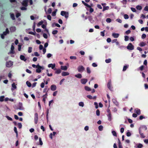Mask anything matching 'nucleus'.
<instances>
[{
  "instance_id": "43",
  "label": "nucleus",
  "mask_w": 148,
  "mask_h": 148,
  "mask_svg": "<svg viewBox=\"0 0 148 148\" xmlns=\"http://www.w3.org/2000/svg\"><path fill=\"white\" fill-rule=\"evenodd\" d=\"M112 135L115 136H117V134L116 132L114 131H112Z\"/></svg>"
},
{
  "instance_id": "6",
  "label": "nucleus",
  "mask_w": 148,
  "mask_h": 148,
  "mask_svg": "<svg viewBox=\"0 0 148 148\" xmlns=\"http://www.w3.org/2000/svg\"><path fill=\"white\" fill-rule=\"evenodd\" d=\"M128 50H132L134 49V46L131 43H129L127 47Z\"/></svg>"
},
{
  "instance_id": "42",
  "label": "nucleus",
  "mask_w": 148,
  "mask_h": 148,
  "mask_svg": "<svg viewBox=\"0 0 148 148\" xmlns=\"http://www.w3.org/2000/svg\"><path fill=\"white\" fill-rule=\"evenodd\" d=\"M79 106L82 107H83L84 106V103L82 102H79Z\"/></svg>"
},
{
  "instance_id": "31",
  "label": "nucleus",
  "mask_w": 148,
  "mask_h": 148,
  "mask_svg": "<svg viewBox=\"0 0 148 148\" xmlns=\"http://www.w3.org/2000/svg\"><path fill=\"white\" fill-rule=\"evenodd\" d=\"M67 69V67L66 66H61V69L62 70L65 71Z\"/></svg>"
},
{
  "instance_id": "9",
  "label": "nucleus",
  "mask_w": 148,
  "mask_h": 148,
  "mask_svg": "<svg viewBox=\"0 0 148 148\" xmlns=\"http://www.w3.org/2000/svg\"><path fill=\"white\" fill-rule=\"evenodd\" d=\"M56 66V65L55 64H50L48 65V66L49 68L51 67L52 69H53L54 70H56V69L55 68Z\"/></svg>"
},
{
  "instance_id": "50",
  "label": "nucleus",
  "mask_w": 148,
  "mask_h": 148,
  "mask_svg": "<svg viewBox=\"0 0 148 148\" xmlns=\"http://www.w3.org/2000/svg\"><path fill=\"white\" fill-rule=\"evenodd\" d=\"M106 21L107 23H110L111 21V19L110 18H108L106 19Z\"/></svg>"
},
{
  "instance_id": "2",
  "label": "nucleus",
  "mask_w": 148,
  "mask_h": 148,
  "mask_svg": "<svg viewBox=\"0 0 148 148\" xmlns=\"http://www.w3.org/2000/svg\"><path fill=\"white\" fill-rule=\"evenodd\" d=\"M37 69H36V72L37 73H40L41 72V69H43L44 68L43 66H41L39 65V64L37 65Z\"/></svg>"
},
{
  "instance_id": "64",
  "label": "nucleus",
  "mask_w": 148,
  "mask_h": 148,
  "mask_svg": "<svg viewBox=\"0 0 148 148\" xmlns=\"http://www.w3.org/2000/svg\"><path fill=\"white\" fill-rule=\"evenodd\" d=\"M18 128L19 129H21V128L22 127V124L21 123H18Z\"/></svg>"
},
{
  "instance_id": "3",
  "label": "nucleus",
  "mask_w": 148,
  "mask_h": 148,
  "mask_svg": "<svg viewBox=\"0 0 148 148\" xmlns=\"http://www.w3.org/2000/svg\"><path fill=\"white\" fill-rule=\"evenodd\" d=\"M84 70V67L82 65L79 66L77 68V70L79 72L82 73Z\"/></svg>"
},
{
  "instance_id": "58",
  "label": "nucleus",
  "mask_w": 148,
  "mask_h": 148,
  "mask_svg": "<svg viewBox=\"0 0 148 148\" xmlns=\"http://www.w3.org/2000/svg\"><path fill=\"white\" fill-rule=\"evenodd\" d=\"M6 117L7 118V119L10 121H12V119L9 116H6Z\"/></svg>"
},
{
  "instance_id": "55",
  "label": "nucleus",
  "mask_w": 148,
  "mask_h": 148,
  "mask_svg": "<svg viewBox=\"0 0 148 148\" xmlns=\"http://www.w3.org/2000/svg\"><path fill=\"white\" fill-rule=\"evenodd\" d=\"M144 68V66L143 65H142L140 67H139L138 69L140 71H143Z\"/></svg>"
},
{
  "instance_id": "53",
  "label": "nucleus",
  "mask_w": 148,
  "mask_h": 148,
  "mask_svg": "<svg viewBox=\"0 0 148 148\" xmlns=\"http://www.w3.org/2000/svg\"><path fill=\"white\" fill-rule=\"evenodd\" d=\"M39 143H40L39 144L41 145H42L43 144V143L42 141V140H41V138H39Z\"/></svg>"
},
{
  "instance_id": "40",
  "label": "nucleus",
  "mask_w": 148,
  "mask_h": 148,
  "mask_svg": "<svg viewBox=\"0 0 148 148\" xmlns=\"http://www.w3.org/2000/svg\"><path fill=\"white\" fill-rule=\"evenodd\" d=\"M5 97L4 96H2L0 97V101L2 102L4 100V99Z\"/></svg>"
},
{
  "instance_id": "45",
  "label": "nucleus",
  "mask_w": 148,
  "mask_h": 148,
  "mask_svg": "<svg viewBox=\"0 0 148 148\" xmlns=\"http://www.w3.org/2000/svg\"><path fill=\"white\" fill-rule=\"evenodd\" d=\"M136 9H142V8L141 5H138L136 6Z\"/></svg>"
},
{
  "instance_id": "4",
  "label": "nucleus",
  "mask_w": 148,
  "mask_h": 148,
  "mask_svg": "<svg viewBox=\"0 0 148 148\" xmlns=\"http://www.w3.org/2000/svg\"><path fill=\"white\" fill-rule=\"evenodd\" d=\"M61 15L64 16L66 18H67L69 16L68 13L64 11H62L61 12Z\"/></svg>"
},
{
  "instance_id": "39",
  "label": "nucleus",
  "mask_w": 148,
  "mask_h": 148,
  "mask_svg": "<svg viewBox=\"0 0 148 148\" xmlns=\"http://www.w3.org/2000/svg\"><path fill=\"white\" fill-rule=\"evenodd\" d=\"M147 117V116L144 117L143 115H141L139 117V119L140 120H141L143 119H146Z\"/></svg>"
},
{
  "instance_id": "18",
  "label": "nucleus",
  "mask_w": 148,
  "mask_h": 148,
  "mask_svg": "<svg viewBox=\"0 0 148 148\" xmlns=\"http://www.w3.org/2000/svg\"><path fill=\"white\" fill-rule=\"evenodd\" d=\"M82 2L85 6L88 7L89 8H90V9H93L92 8H91V6L86 3L84 1H82Z\"/></svg>"
},
{
  "instance_id": "8",
  "label": "nucleus",
  "mask_w": 148,
  "mask_h": 148,
  "mask_svg": "<svg viewBox=\"0 0 148 148\" xmlns=\"http://www.w3.org/2000/svg\"><path fill=\"white\" fill-rule=\"evenodd\" d=\"M14 47L13 45V44H12L11 46V50L8 53V54H14L15 53V52L14 51Z\"/></svg>"
},
{
  "instance_id": "60",
  "label": "nucleus",
  "mask_w": 148,
  "mask_h": 148,
  "mask_svg": "<svg viewBox=\"0 0 148 148\" xmlns=\"http://www.w3.org/2000/svg\"><path fill=\"white\" fill-rule=\"evenodd\" d=\"M143 146V145L140 143H139L137 145V147L138 148H141Z\"/></svg>"
},
{
  "instance_id": "17",
  "label": "nucleus",
  "mask_w": 148,
  "mask_h": 148,
  "mask_svg": "<svg viewBox=\"0 0 148 148\" xmlns=\"http://www.w3.org/2000/svg\"><path fill=\"white\" fill-rule=\"evenodd\" d=\"M112 36L114 38H118L119 37V34L116 33H112Z\"/></svg>"
},
{
  "instance_id": "57",
  "label": "nucleus",
  "mask_w": 148,
  "mask_h": 148,
  "mask_svg": "<svg viewBox=\"0 0 148 148\" xmlns=\"http://www.w3.org/2000/svg\"><path fill=\"white\" fill-rule=\"evenodd\" d=\"M96 115L97 116H99L100 115V111L99 110H97L96 111Z\"/></svg>"
},
{
  "instance_id": "51",
  "label": "nucleus",
  "mask_w": 148,
  "mask_h": 148,
  "mask_svg": "<svg viewBox=\"0 0 148 148\" xmlns=\"http://www.w3.org/2000/svg\"><path fill=\"white\" fill-rule=\"evenodd\" d=\"M32 48L31 47H29L28 48V52L29 53H31L32 51Z\"/></svg>"
},
{
  "instance_id": "7",
  "label": "nucleus",
  "mask_w": 148,
  "mask_h": 148,
  "mask_svg": "<svg viewBox=\"0 0 148 148\" xmlns=\"http://www.w3.org/2000/svg\"><path fill=\"white\" fill-rule=\"evenodd\" d=\"M108 88L111 90H112L113 88L111 86V81L110 80L108 82L107 85Z\"/></svg>"
},
{
  "instance_id": "23",
  "label": "nucleus",
  "mask_w": 148,
  "mask_h": 148,
  "mask_svg": "<svg viewBox=\"0 0 148 148\" xmlns=\"http://www.w3.org/2000/svg\"><path fill=\"white\" fill-rule=\"evenodd\" d=\"M12 86L11 90H13L16 88V86L14 83H13L12 84Z\"/></svg>"
},
{
  "instance_id": "62",
  "label": "nucleus",
  "mask_w": 148,
  "mask_h": 148,
  "mask_svg": "<svg viewBox=\"0 0 148 148\" xmlns=\"http://www.w3.org/2000/svg\"><path fill=\"white\" fill-rule=\"evenodd\" d=\"M58 32L57 30H54L53 31L52 33L53 34H56Z\"/></svg>"
},
{
  "instance_id": "28",
  "label": "nucleus",
  "mask_w": 148,
  "mask_h": 148,
  "mask_svg": "<svg viewBox=\"0 0 148 148\" xmlns=\"http://www.w3.org/2000/svg\"><path fill=\"white\" fill-rule=\"evenodd\" d=\"M75 77L79 79L81 78L82 77V75L80 73H78L75 75Z\"/></svg>"
},
{
  "instance_id": "10",
  "label": "nucleus",
  "mask_w": 148,
  "mask_h": 148,
  "mask_svg": "<svg viewBox=\"0 0 148 148\" xmlns=\"http://www.w3.org/2000/svg\"><path fill=\"white\" fill-rule=\"evenodd\" d=\"M38 115L37 113H35L34 114V120L35 124H36L38 123Z\"/></svg>"
},
{
  "instance_id": "21",
  "label": "nucleus",
  "mask_w": 148,
  "mask_h": 148,
  "mask_svg": "<svg viewBox=\"0 0 148 148\" xmlns=\"http://www.w3.org/2000/svg\"><path fill=\"white\" fill-rule=\"evenodd\" d=\"M20 59L21 60L24 61H26L27 60L26 58H25V57L23 55H21L20 56Z\"/></svg>"
},
{
  "instance_id": "11",
  "label": "nucleus",
  "mask_w": 148,
  "mask_h": 148,
  "mask_svg": "<svg viewBox=\"0 0 148 148\" xmlns=\"http://www.w3.org/2000/svg\"><path fill=\"white\" fill-rule=\"evenodd\" d=\"M13 65V62L11 61L7 62L6 63V66L7 67H10Z\"/></svg>"
},
{
  "instance_id": "56",
  "label": "nucleus",
  "mask_w": 148,
  "mask_h": 148,
  "mask_svg": "<svg viewBox=\"0 0 148 148\" xmlns=\"http://www.w3.org/2000/svg\"><path fill=\"white\" fill-rule=\"evenodd\" d=\"M124 18L125 19H127L129 18V16L127 14H125L124 16Z\"/></svg>"
},
{
  "instance_id": "22",
  "label": "nucleus",
  "mask_w": 148,
  "mask_h": 148,
  "mask_svg": "<svg viewBox=\"0 0 148 148\" xmlns=\"http://www.w3.org/2000/svg\"><path fill=\"white\" fill-rule=\"evenodd\" d=\"M112 102L113 103L115 104V105L116 106H118L119 105V103L115 99H113L112 100Z\"/></svg>"
},
{
  "instance_id": "13",
  "label": "nucleus",
  "mask_w": 148,
  "mask_h": 148,
  "mask_svg": "<svg viewBox=\"0 0 148 148\" xmlns=\"http://www.w3.org/2000/svg\"><path fill=\"white\" fill-rule=\"evenodd\" d=\"M17 109H19L20 110H24V108L23 106L22 103L21 102H20L19 103L18 105V107Z\"/></svg>"
},
{
  "instance_id": "41",
  "label": "nucleus",
  "mask_w": 148,
  "mask_h": 148,
  "mask_svg": "<svg viewBox=\"0 0 148 148\" xmlns=\"http://www.w3.org/2000/svg\"><path fill=\"white\" fill-rule=\"evenodd\" d=\"M14 131L15 133H16V136L17 137L18 136V132L16 128L15 127H14Z\"/></svg>"
},
{
  "instance_id": "25",
  "label": "nucleus",
  "mask_w": 148,
  "mask_h": 148,
  "mask_svg": "<svg viewBox=\"0 0 148 148\" xmlns=\"http://www.w3.org/2000/svg\"><path fill=\"white\" fill-rule=\"evenodd\" d=\"M107 116L108 117V120L109 121H111L112 119L111 114H108Z\"/></svg>"
},
{
  "instance_id": "14",
  "label": "nucleus",
  "mask_w": 148,
  "mask_h": 148,
  "mask_svg": "<svg viewBox=\"0 0 148 148\" xmlns=\"http://www.w3.org/2000/svg\"><path fill=\"white\" fill-rule=\"evenodd\" d=\"M81 83L83 84H85L87 82L88 80L86 79H82L80 80Z\"/></svg>"
},
{
  "instance_id": "32",
  "label": "nucleus",
  "mask_w": 148,
  "mask_h": 148,
  "mask_svg": "<svg viewBox=\"0 0 148 148\" xmlns=\"http://www.w3.org/2000/svg\"><path fill=\"white\" fill-rule=\"evenodd\" d=\"M128 67H129L128 65H126L124 66H123V71H125L127 69V68H128Z\"/></svg>"
},
{
  "instance_id": "20",
  "label": "nucleus",
  "mask_w": 148,
  "mask_h": 148,
  "mask_svg": "<svg viewBox=\"0 0 148 148\" xmlns=\"http://www.w3.org/2000/svg\"><path fill=\"white\" fill-rule=\"evenodd\" d=\"M134 112L138 115H140V109L136 108L134 110Z\"/></svg>"
},
{
  "instance_id": "59",
  "label": "nucleus",
  "mask_w": 148,
  "mask_h": 148,
  "mask_svg": "<svg viewBox=\"0 0 148 148\" xmlns=\"http://www.w3.org/2000/svg\"><path fill=\"white\" fill-rule=\"evenodd\" d=\"M70 58L72 60H75L77 58L75 56H71L70 57Z\"/></svg>"
},
{
  "instance_id": "49",
  "label": "nucleus",
  "mask_w": 148,
  "mask_h": 148,
  "mask_svg": "<svg viewBox=\"0 0 148 148\" xmlns=\"http://www.w3.org/2000/svg\"><path fill=\"white\" fill-rule=\"evenodd\" d=\"M131 133L129 132V130H128L126 133V135L127 136H131Z\"/></svg>"
},
{
  "instance_id": "19",
  "label": "nucleus",
  "mask_w": 148,
  "mask_h": 148,
  "mask_svg": "<svg viewBox=\"0 0 148 148\" xmlns=\"http://www.w3.org/2000/svg\"><path fill=\"white\" fill-rule=\"evenodd\" d=\"M110 6L111 8L112 9H116L117 8V7L116 5L113 3H111L110 4Z\"/></svg>"
},
{
  "instance_id": "63",
  "label": "nucleus",
  "mask_w": 148,
  "mask_h": 148,
  "mask_svg": "<svg viewBox=\"0 0 148 148\" xmlns=\"http://www.w3.org/2000/svg\"><path fill=\"white\" fill-rule=\"evenodd\" d=\"M129 40V37L128 36H125V40L126 41H128Z\"/></svg>"
},
{
  "instance_id": "29",
  "label": "nucleus",
  "mask_w": 148,
  "mask_h": 148,
  "mask_svg": "<svg viewBox=\"0 0 148 148\" xmlns=\"http://www.w3.org/2000/svg\"><path fill=\"white\" fill-rule=\"evenodd\" d=\"M84 89L85 90L87 91H90L91 90V88L88 86H85L84 87Z\"/></svg>"
},
{
  "instance_id": "37",
  "label": "nucleus",
  "mask_w": 148,
  "mask_h": 148,
  "mask_svg": "<svg viewBox=\"0 0 148 148\" xmlns=\"http://www.w3.org/2000/svg\"><path fill=\"white\" fill-rule=\"evenodd\" d=\"M140 127H141V128L144 129L145 130H146L147 129V127L145 125H143L141 126Z\"/></svg>"
},
{
  "instance_id": "33",
  "label": "nucleus",
  "mask_w": 148,
  "mask_h": 148,
  "mask_svg": "<svg viewBox=\"0 0 148 148\" xmlns=\"http://www.w3.org/2000/svg\"><path fill=\"white\" fill-rule=\"evenodd\" d=\"M10 15L11 18L13 20H15V18L14 14L12 13H10Z\"/></svg>"
},
{
  "instance_id": "38",
  "label": "nucleus",
  "mask_w": 148,
  "mask_h": 148,
  "mask_svg": "<svg viewBox=\"0 0 148 148\" xmlns=\"http://www.w3.org/2000/svg\"><path fill=\"white\" fill-rule=\"evenodd\" d=\"M26 84L27 86H28L29 87H31L32 86L31 84L28 81L26 82Z\"/></svg>"
},
{
  "instance_id": "44",
  "label": "nucleus",
  "mask_w": 148,
  "mask_h": 148,
  "mask_svg": "<svg viewBox=\"0 0 148 148\" xmlns=\"http://www.w3.org/2000/svg\"><path fill=\"white\" fill-rule=\"evenodd\" d=\"M105 30H104L103 31L100 32V35L102 36H105L104 33L105 32Z\"/></svg>"
},
{
  "instance_id": "47",
  "label": "nucleus",
  "mask_w": 148,
  "mask_h": 148,
  "mask_svg": "<svg viewBox=\"0 0 148 148\" xmlns=\"http://www.w3.org/2000/svg\"><path fill=\"white\" fill-rule=\"evenodd\" d=\"M103 126L101 125H99L98 127L99 130L100 131H101L103 130Z\"/></svg>"
},
{
  "instance_id": "26",
  "label": "nucleus",
  "mask_w": 148,
  "mask_h": 148,
  "mask_svg": "<svg viewBox=\"0 0 148 148\" xmlns=\"http://www.w3.org/2000/svg\"><path fill=\"white\" fill-rule=\"evenodd\" d=\"M69 73L68 72H63L62 73V76H65L69 75Z\"/></svg>"
},
{
  "instance_id": "30",
  "label": "nucleus",
  "mask_w": 148,
  "mask_h": 148,
  "mask_svg": "<svg viewBox=\"0 0 148 148\" xmlns=\"http://www.w3.org/2000/svg\"><path fill=\"white\" fill-rule=\"evenodd\" d=\"M47 94L46 93L44 95H43L42 97L43 98V101L45 102V99L47 98Z\"/></svg>"
},
{
  "instance_id": "5",
  "label": "nucleus",
  "mask_w": 148,
  "mask_h": 148,
  "mask_svg": "<svg viewBox=\"0 0 148 148\" xmlns=\"http://www.w3.org/2000/svg\"><path fill=\"white\" fill-rule=\"evenodd\" d=\"M9 30L8 28H6L5 32H4L1 35V38L2 39H4V36L6 35L7 34L9 33Z\"/></svg>"
},
{
  "instance_id": "46",
  "label": "nucleus",
  "mask_w": 148,
  "mask_h": 148,
  "mask_svg": "<svg viewBox=\"0 0 148 148\" xmlns=\"http://www.w3.org/2000/svg\"><path fill=\"white\" fill-rule=\"evenodd\" d=\"M56 10V11H55L53 12H52V14H51V15L53 16H55L56 15V12H57V10Z\"/></svg>"
},
{
  "instance_id": "34",
  "label": "nucleus",
  "mask_w": 148,
  "mask_h": 148,
  "mask_svg": "<svg viewBox=\"0 0 148 148\" xmlns=\"http://www.w3.org/2000/svg\"><path fill=\"white\" fill-rule=\"evenodd\" d=\"M56 71H55V73L56 74H59L61 72V70L60 69H56Z\"/></svg>"
},
{
  "instance_id": "1",
  "label": "nucleus",
  "mask_w": 148,
  "mask_h": 148,
  "mask_svg": "<svg viewBox=\"0 0 148 148\" xmlns=\"http://www.w3.org/2000/svg\"><path fill=\"white\" fill-rule=\"evenodd\" d=\"M29 2L30 5H31L33 4L32 0H24L21 3V4L23 6L27 7L28 5V3Z\"/></svg>"
},
{
  "instance_id": "15",
  "label": "nucleus",
  "mask_w": 148,
  "mask_h": 148,
  "mask_svg": "<svg viewBox=\"0 0 148 148\" xmlns=\"http://www.w3.org/2000/svg\"><path fill=\"white\" fill-rule=\"evenodd\" d=\"M51 90L52 91H55V90L57 88L56 86L55 85H52L51 86Z\"/></svg>"
},
{
  "instance_id": "27",
  "label": "nucleus",
  "mask_w": 148,
  "mask_h": 148,
  "mask_svg": "<svg viewBox=\"0 0 148 148\" xmlns=\"http://www.w3.org/2000/svg\"><path fill=\"white\" fill-rule=\"evenodd\" d=\"M146 45V43L144 42H141L139 44V46L141 47H143L145 46Z\"/></svg>"
},
{
  "instance_id": "12",
  "label": "nucleus",
  "mask_w": 148,
  "mask_h": 148,
  "mask_svg": "<svg viewBox=\"0 0 148 148\" xmlns=\"http://www.w3.org/2000/svg\"><path fill=\"white\" fill-rule=\"evenodd\" d=\"M43 23L45 24H47V23L46 21L45 20H42L40 21L37 24V26L38 27H39L40 25H42Z\"/></svg>"
},
{
  "instance_id": "48",
  "label": "nucleus",
  "mask_w": 148,
  "mask_h": 148,
  "mask_svg": "<svg viewBox=\"0 0 148 148\" xmlns=\"http://www.w3.org/2000/svg\"><path fill=\"white\" fill-rule=\"evenodd\" d=\"M45 10L46 13L47 14H51L52 12V10H47V11H46V10Z\"/></svg>"
},
{
  "instance_id": "36",
  "label": "nucleus",
  "mask_w": 148,
  "mask_h": 148,
  "mask_svg": "<svg viewBox=\"0 0 148 148\" xmlns=\"http://www.w3.org/2000/svg\"><path fill=\"white\" fill-rule=\"evenodd\" d=\"M111 61V60L110 58H109L108 59H106L105 60V62L107 63H108L110 62Z\"/></svg>"
},
{
  "instance_id": "35",
  "label": "nucleus",
  "mask_w": 148,
  "mask_h": 148,
  "mask_svg": "<svg viewBox=\"0 0 148 148\" xmlns=\"http://www.w3.org/2000/svg\"><path fill=\"white\" fill-rule=\"evenodd\" d=\"M86 71L87 73L90 74L91 73V71L90 68L87 67L86 68Z\"/></svg>"
},
{
  "instance_id": "16",
  "label": "nucleus",
  "mask_w": 148,
  "mask_h": 148,
  "mask_svg": "<svg viewBox=\"0 0 148 148\" xmlns=\"http://www.w3.org/2000/svg\"><path fill=\"white\" fill-rule=\"evenodd\" d=\"M139 133L141 137L142 138H144L145 137V136L144 135L143 133H142L141 127L139 128Z\"/></svg>"
},
{
  "instance_id": "52",
  "label": "nucleus",
  "mask_w": 148,
  "mask_h": 148,
  "mask_svg": "<svg viewBox=\"0 0 148 148\" xmlns=\"http://www.w3.org/2000/svg\"><path fill=\"white\" fill-rule=\"evenodd\" d=\"M147 60H145L144 61V62H143V64L146 66V67H147Z\"/></svg>"
},
{
  "instance_id": "54",
  "label": "nucleus",
  "mask_w": 148,
  "mask_h": 148,
  "mask_svg": "<svg viewBox=\"0 0 148 148\" xmlns=\"http://www.w3.org/2000/svg\"><path fill=\"white\" fill-rule=\"evenodd\" d=\"M53 56V55L52 54L50 53H49L47 54V57L48 58H49L50 57H51V56Z\"/></svg>"
},
{
  "instance_id": "61",
  "label": "nucleus",
  "mask_w": 148,
  "mask_h": 148,
  "mask_svg": "<svg viewBox=\"0 0 148 148\" xmlns=\"http://www.w3.org/2000/svg\"><path fill=\"white\" fill-rule=\"evenodd\" d=\"M86 96L89 99H92V97L90 95H87Z\"/></svg>"
},
{
  "instance_id": "24",
  "label": "nucleus",
  "mask_w": 148,
  "mask_h": 148,
  "mask_svg": "<svg viewBox=\"0 0 148 148\" xmlns=\"http://www.w3.org/2000/svg\"><path fill=\"white\" fill-rule=\"evenodd\" d=\"M10 30L11 32H14L16 30V28L15 27H12L10 28Z\"/></svg>"
}]
</instances>
